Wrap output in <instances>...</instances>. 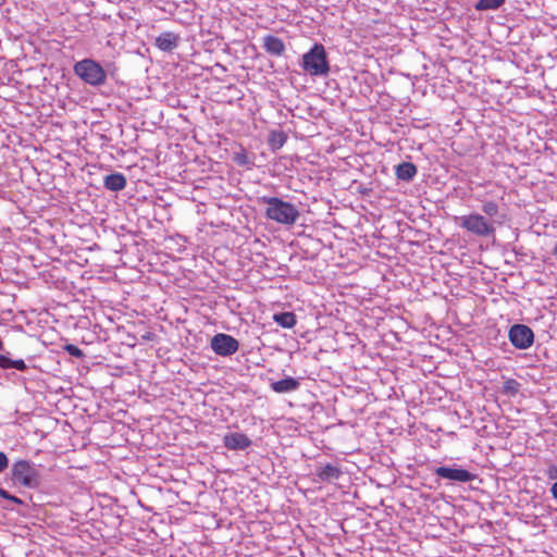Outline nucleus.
Listing matches in <instances>:
<instances>
[{
    "instance_id": "obj_21",
    "label": "nucleus",
    "mask_w": 557,
    "mask_h": 557,
    "mask_svg": "<svg viewBox=\"0 0 557 557\" xmlns=\"http://www.w3.org/2000/svg\"><path fill=\"white\" fill-rule=\"evenodd\" d=\"M0 497L13 503V504H16V505H24V500L14 496V495H11L8 491H5L4 488L0 487Z\"/></svg>"
},
{
    "instance_id": "obj_16",
    "label": "nucleus",
    "mask_w": 557,
    "mask_h": 557,
    "mask_svg": "<svg viewBox=\"0 0 557 557\" xmlns=\"http://www.w3.org/2000/svg\"><path fill=\"white\" fill-rule=\"evenodd\" d=\"M287 135L282 129L271 131L268 138V144L272 150L281 149L287 141Z\"/></svg>"
},
{
    "instance_id": "obj_6",
    "label": "nucleus",
    "mask_w": 557,
    "mask_h": 557,
    "mask_svg": "<svg viewBox=\"0 0 557 557\" xmlns=\"http://www.w3.org/2000/svg\"><path fill=\"white\" fill-rule=\"evenodd\" d=\"M508 338L515 348L524 350L533 345L534 333L530 326L517 323L510 326Z\"/></svg>"
},
{
    "instance_id": "obj_22",
    "label": "nucleus",
    "mask_w": 557,
    "mask_h": 557,
    "mask_svg": "<svg viewBox=\"0 0 557 557\" xmlns=\"http://www.w3.org/2000/svg\"><path fill=\"white\" fill-rule=\"evenodd\" d=\"M65 350L73 357H76V358H83L84 357V352L81 348H78L77 346L73 345V344H67L65 346Z\"/></svg>"
},
{
    "instance_id": "obj_3",
    "label": "nucleus",
    "mask_w": 557,
    "mask_h": 557,
    "mask_svg": "<svg viewBox=\"0 0 557 557\" xmlns=\"http://www.w3.org/2000/svg\"><path fill=\"white\" fill-rule=\"evenodd\" d=\"M74 74L85 84L92 87H100L107 83V72L102 65L90 58L76 62L73 66Z\"/></svg>"
},
{
    "instance_id": "obj_9",
    "label": "nucleus",
    "mask_w": 557,
    "mask_h": 557,
    "mask_svg": "<svg viewBox=\"0 0 557 557\" xmlns=\"http://www.w3.org/2000/svg\"><path fill=\"white\" fill-rule=\"evenodd\" d=\"M223 444L230 450H243L248 448L252 442L244 433L232 432L224 435Z\"/></svg>"
},
{
    "instance_id": "obj_24",
    "label": "nucleus",
    "mask_w": 557,
    "mask_h": 557,
    "mask_svg": "<svg viewBox=\"0 0 557 557\" xmlns=\"http://www.w3.org/2000/svg\"><path fill=\"white\" fill-rule=\"evenodd\" d=\"M234 161L238 165H247L249 163L248 157L245 152L236 153L234 157Z\"/></svg>"
},
{
    "instance_id": "obj_26",
    "label": "nucleus",
    "mask_w": 557,
    "mask_h": 557,
    "mask_svg": "<svg viewBox=\"0 0 557 557\" xmlns=\"http://www.w3.org/2000/svg\"><path fill=\"white\" fill-rule=\"evenodd\" d=\"M549 492L552 494V497L557 500V481L554 482L549 488Z\"/></svg>"
},
{
    "instance_id": "obj_10",
    "label": "nucleus",
    "mask_w": 557,
    "mask_h": 557,
    "mask_svg": "<svg viewBox=\"0 0 557 557\" xmlns=\"http://www.w3.org/2000/svg\"><path fill=\"white\" fill-rule=\"evenodd\" d=\"M178 42H180V36L173 32L161 33L156 38V46L160 50L165 51V52L173 51L175 48H177Z\"/></svg>"
},
{
    "instance_id": "obj_23",
    "label": "nucleus",
    "mask_w": 557,
    "mask_h": 557,
    "mask_svg": "<svg viewBox=\"0 0 557 557\" xmlns=\"http://www.w3.org/2000/svg\"><path fill=\"white\" fill-rule=\"evenodd\" d=\"M545 475L548 480L557 481V465L553 463L545 470Z\"/></svg>"
},
{
    "instance_id": "obj_14",
    "label": "nucleus",
    "mask_w": 557,
    "mask_h": 557,
    "mask_svg": "<svg viewBox=\"0 0 557 557\" xmlns=\"http://www.w3.org/2000/svg\"><path fill=\"white\" fill-rule=\"evenodd\" d=\"M126 183V177L120 172L108 174L103 178V186L110 191H120L124 189Z\"/></svg>"
},
{
    "instance_id": "obj_4",
    "label": "nucleus",
    "mask_w": 557,
    "mask_h": 557,
    "mask_svg": "<svg viewBox=\"0 0 557 557\" xmlns=\"http://www.w3.org/2000/svg\"><path fill=\"white\" fill-rule=\"evenodd\" d=\"M10 480L13 485L27 488H36L40 485V475L35 463L25 459H18L12 465Z\"/></svg>"
},
{
    "instance_id": "obj_13",
    "label": "nucleus",
    "mask_w": 557,
    "mask_h": 557,
    "mask_svg": "<svg viewBox=\"0 0 557 557\" xmlns=\"http://www.w3.org/2000/svg\"><path fill=\"white\" fill-rule=\"evenodd\" d=\"M271 388L277 394L292 393L299 388L300 382L292 376L271 383Z\"/></svg>"
},
{
    "instance_id": "obj_19",
    "label": "nucleus",
    "mask_w": 557,
    "mask_h": 557,
    "mask_svg": "<svg viewBox=\"0 0 557 557\" xmlns=\"http://www.w3.org/2000/svg\"><path fill=\"white\" fill-rule=\"evenodd\" d=\"M520 383L515 379H508L504 382L503 392L507 395L515 396L518 394Z\"/></svg>"
},
{
    "instance_id": "obj_5",
    "label": "nucleus",
    "mask_w": 557,
    "mask_h": 557,
    "mask_svg": "<svg viewBox=\"0 0 557 557\" xmlns=\"http://www.w3.org/2000/svg\"><path fill=\"white\" fill-rule=\"evenodd\" d=\"M459 220L460 227L476 236L487 237L495 233V227L493 224L479 213L463 215Z\"/></svg>"
},
{
    "instance_id": "obj_11",
    "label": "nucleus",
    "mask_w": 557,
    "mask_h": 557,
    "mask_svg": "<svg viewBox=\"0 0 557 557\" xmlns=\"http://www.w3.org/2000/svg\"><path fill=\"white\" fill-rule=\"evenodd\" d=\"M343 474L341 468L334 466L332 463H326L324 466L318 467L315 475L321 482L332 483L339 479Z\"/></svg>"
},
{
    "instance_id": "obj_8",
    "label": "nucleus",
    "mask_w": 557,
    "mask_h": 557,
    "mask_svg": "<svg viewBox=\"0 0 557 557\" xmlns=\"http://www.w3.org/2000/svg\"><path fill=\"white\" fill-rule=\"evenodd\" d=\"M434 474L450 482L468 483L476 479V475L463 468L454 466H441L434 469Z\"/></svg>"
},
{
    "instance_id": "obj_17",
    "label": "nucleus",
    "mask_w": 557,
    "mask_h": 557,
    "mask_svg": "<svg viewBox=\"0 0 557 557\" xmlns=\"http://www.w3.org/2000/svg\"><path fill=\"white\" fill-rule=\"evenodd\" d=\"M273 320L285 329H292L297 322L296 314L289 311L275 313Z\"/></svg>"
},
{
    "instance_id": "obj_28",
    "label": "nucleus",
    "mask_w": 557,
    "mask_h": 557,
    "mask_svg": "<svg viewBox=\"0 0 557 557\" xmlns=\"http://www.w3.org/2000/svg\"><path fill=\"white\" fill-rule=\"evenodd\" d=\"M3 508H4L5 510H13V508H12V507H9V506H3Z\"/></svg>"
},
{
    "instance_id": "obj_12",
    "label": "nucleus",
    "mask_w": 557,
    "mask_h": 557,
    "mask_svg": "<svg viewBox=\"0 0 557 557\" xmlns=\"http://www.w3.org/2000/svg\"><path fill=\"white\" fill-rule=\"evenodd\" d=\"M263 48L269 54L281 57L285 51V44L280 37L267 35L263 37Z\"/></svg>"
},
{
    "instance_id": "obj_7",
    "label": "nucleus",
    "mask_w": 557,
    "mask_h": 557,
    "mask_svg": "<svg viewBox=\"0 0 557 557\" xmlns=\"http://www.w3.org/2000/svg\"><path fill=\"white\" fill-rule=\"evenodd\" d=\"M211 349L222 357H228L237 352L239 343L228 334L218 333L210 341Z\"/></svg>"
},
{
    "instance_id": "obj_27",
    "label": "nucleus",
    "mask_w": 557,
    "mask_h": 557,
    "mask_svg": "<svg viewBox=\"0 0 557 557\" xmlns=\"http://www.w3.org/2000/svg\"><path fill=\"white\" fill-rule=\"evenodd\" d=\"M553 255H554L555 257H557V244L555 245V247H554V249H553Z\"/></svg>"
},
{
    "instance_id": "obj_1",
    "label": "nucleus",
    "mask_w": 557,
    "mask_h": 557,
    "mask_svg": "<svg viewBox=\"0 0 557 557\" xmlns=\"http://www.w3.org/2000/svg\"><path fill=\"white\" fill-rule=\"evenodd\" d=\"M260 202L267 205L265 216L280 224L293 225L300 215L295 205L277 197L263 196Z\"/></svg>"
},
{
    "instance_id": "obj_2",
    "label": "nucleus",
    "mask_w": 557,
    "mask_h": 557,
    "mask_svg": "<svg viewBox=\"0 0 557 557\" xmlns=\"http://www.w3.org/2000/svg\"><path fill=\"white\" fill-rule=\"evenodd\" d=\"M302 70L311 76H327L330 64L327 54L322 44H314L311 49L302 55Z\"/></svg>"
},
{
    "instance_id": "obj_25",
    "label": "nucleus",
    "mask_w": 557,
    "mask_h": 557,
    "mask_svg": "<svg viewBox=\"0 0 557 557\" xmlns=\"http://www.w3.org/2000/svg\"><path fill=\"white\" fill-rule=\"evenodd\" d=\"M9 467V459L3 451H0V473Z\"/></svg>"
},
{
    "instance_id": "obj_20",
    "label": "nucleus",
    "mask_w": 557,
    "mask_h": 557,
    "mask_svg": "<svg viewBox=\"0 0 557 557\" xmlns=\"http://www.w3.org/2000/svg\"><path fill=\"white\" fill-rule=\"evenodd\" d=\"M498 210H499L498 205H497L495 201H492V200H491V201H486V202H484V203L482 205V211H483L486 215H488V216H491V218H493V216L497 215Z\"/></svg>"
},
{
    "instance_id": "obj_15",
    "label": "nucleus",
    "mask_w": 557,
    "mask_h": 557,
    "mask_svg": "<svg viewBox=\"0 0 557 557\" xmlns=\"http://www.w3.org/2000/svg\"><path fill=\"white\" fill-rule=\"evenodd\" d=\"M418 169L411 162H401L396 166V177L404 182H410L417 175Z\"/></svg>"
},
{
    "instance_id": "obj_18",
    "label": "nucleus",
    "mask_w": 557,
    "mask_h": 557,
    "mask_svg": "<svg viewBox=\"0 0 557 557\" xmlns=\"http://www.w3.org/2000/svg\"><path fill=\"white\" fill-rule=\"evenodd\" d=\"M506 0H479L474 9L476 11L497 10L500 8Z\"/></svg>"
}]
</instances>
